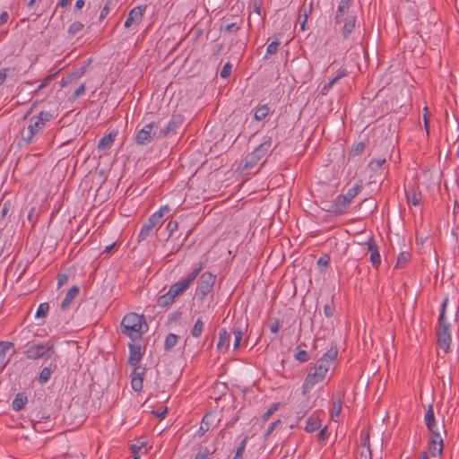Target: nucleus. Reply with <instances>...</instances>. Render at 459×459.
<instances>
[{"label":"nucleus","instance_id":"obj_1","mask_svg":"<svg viewBox=\"0 0 459 459\" xmlns=\"http://www.w3.org/2000/svg\"><path fill=\"white\" fill-rule=\"evenodd\" d=\"M354 0H340L335 16V24L342 25L341 33L344 39H348L356 27L357 13L351 10Z\"/></svg>","mask_w":459,"mask_h":459},{"label":"nucleus","instance_id":"obj_2","mask_svg":"<svg viewBox=\"0 0 459 459\" xmlns=\"http://www.w3.org/2000/svg\"><path fill=\"white\" fill-rule=\"evenodd\" d=\"M203 265L200 264L197 268L194 269L190 273H188L186 277L173 283L165 294L158 298V305L160 307H165L173 304L175 299L183 294L195 281L196 277L201 273Z\"/></svg>","mask_w":459,"mask_h":459},{"label":"nucleus","instance_id":"obj_3","mask_svg":"<svg viewBox=\"0 0 459 459\" xmlns=\"http://www.w3.org/2000/svg\"><path fill=\"white\" fill-rule=\"evenodd\" d=\"M147 329L148 325L144 316L134 312L126 314L120 323L121 333L126 335L133 342L141 340Z\"/></svg>","mask_w":459,"mask_h":459},{"label":"nucleus","instance_id":"obj_4","mask_svg":"<svg viewBox=\"0 0 459 459\" xmlns=\"http://www.w3.org/2000/svg\"><path fill=\"white\" fill-rule=\"evenodd\" d=\"M449 299L446 296L441 303L440 313L437 319V343L438 346L444 350L445 352H448L452 342L451 336V325L448 323L446 317V311Z\"/></svg>","mask_w":459,"mask_h":459},{"label":"nucleus","instance_id":"obj_5","mask_svg":"<svg viewBox=\"0 0 459 459\" xmlns=\"http://www.w3.org/2000/svg\"><path fill=\"white\" fill-rule=\"evenodd\" d=\"M273 134H267L264 136L263 142L259 144V146H257L252 152L247 155L244 164L245 169H253L262 158L273 151Z\"/></svg>","mask_w":459,"mask_h":459},{"label":"nucleus","instance_id":"obj_6","mask_svg":"<svg viewBox=\"0 0 459 459\" xmlns=\"http://www.w3.org/2000/svg\"><path fill=\"white\" fill-rule=\"evenodd\" d=\"M51 118L52 115L48 111H41L38 116L32 117L27 129L22 133V140L28 143H31L34 136L43 130Z\"/></svg>","mask_w":459,"mask_h":459},{"label":"nucleus","instance_id":"obj_7","mask_svg":"<svg viewBox=\"0 0 459 459\" xmlns=\"http://www.w3.org/2000/svg\"><path fill=\"white\" fill-rule=\"evenodd\" d=\"M56 352L54 344L49 342H39L32 343L24 351V355L27 359L36 360L43 359L45 360L49 359Z\"/></svg>","mask_w":459,"mask_h":459},{"label":"nucleus","instance_id":"obj_8","mask_svg":"<svg viewBox=\"0 0 459 459\" xmlns=\"http://www.w3.org/2000/svg\"><path fill=\"white\" fill-rule=\"evenodd\" d=\"M159 122L152 121L146 124L143 128H136L134 142L137 145H147L152 142V140L158 138Z\"/></svg>","mask_w":459,"mask_h":459},{"label":"nucleus","instance_id":"obj_9","mask_svg":"<svg viewBox=\"0 0 459 459\" xmlns=\"http://www.w3.org/2000/svg\"><path fill=\"white\" fill-rule=\"evenodd\" d=\"M215 283V275L210 272H204L201 274L197 288L196 296L199 299L204 300V298L212 290Z\"/></svg>","mask_w":459,"mask_h":459},{"label":"nucleus","instance_id":"obj_10","mask_svg":"<svg viewBox=\"0 0 459 459\" xmlns=\"http://www.w3.org/2000/svg\"><path fill=\"white\" fill-rule=\"evenodd\" d=\"M338 354V349L335 344L332 345L330 349L323 355L321 359H319L316 367L319 371H324L325 373L330 369L331 364L335 360Z\"/></svg>","mask_w":459,"mask_h":459},{"label":"nucleus","instance_id":"obj_11","mask_svg":"<svg viewBox=\"0 0 459 459\" xmlns=\"http://www.w3.org/2000/svg\"><path fill=\"white\" fill-rule=\"evenodd\" d=\"M314 368L315 371L307 374L302 385V394L304 395H306L316 384L322 382L326 377V373L323 370L319 371L316 366Z\"/></svg>","mask_w":459,"mask_h":459},{"label":"nucleus","instance_id":"obj_12","mask_svg":"<svg viewBox=\"0 0 459 459\" xmlns=\"http://www.w3.org/2000/svg\"><path fill=\"white\" fill-rule=\"evenodd\" d=\"M159 215L152 214L147 221L142 226V229L137 236L138 242L145 240L156 226H160L163 221L158 219Z\"/></svg>","mask_w":459,"mask_h":459},{"label":"nucleus","instance_id":"obj_13","mask_svg":"<svg viewBox=\"0 0 459 459\" xmlns=\"http://www.w3.org/2000/svg\"><path fill=\"white\" fill-rule=\"evenodd\" d=\"M145 10L146 5H139L130 10L125 22V27L129 29L133 25H139L142 22Z\"/></svg>","mask_w":459,"mask_h":459},{"label":"nucleus","instance_id":"obj_14","mask_svg":"<svg viewBox=\"0 0 459 459\" xmlns=\"http://www.w3.org/2000/svg\"><path fill=\"white\" fill-rule=\"evenodd\" d=\"M182 122L183 118L180 115L173 116L167 126L158 131V138L162 139L174 133Z\"/></svg>","mask_w":459,"mask_h":459},{"label":"nucleus","instance_id":"obj_15","mask_svg":"<svg viewBox=\"0 0 459 459\" xmlns=\"http://www.w3.org/2000/svg\"><path fill=\"white\" fill-rule=\"evenodd\" d=\"M129 357H128V364L131 367H136L137 365H140V362L143 358L142 354V348L139 344L134 343H129Z\"/></svg>","mask_w":459,"mask_h":459},{"label":"nucleus","instance_id":"obj_16","mask_svg":"<svg viewBox=\"0 0 459 459\" xmlns=\"http://www.w3.org/2000/svg\"><path fill=\"white\" fill-rule=\"evenodd\" d=\"M405 195L408 204L417 206L421 201V193L419 187L415 186H409L405 188Z\"/></svg>","mask_w":459,"mask_h":459},{"label":"nucleus","instance_id":"obj_17","mask_svg":"<svg viewBox=\"0 0 459 459\" xmlns=\"http://www.w3.org/2000/svg\"><path fill=\"white\" fill-rule=\"evenodd\" d=\"M350 204L351 202L348 201L343 195H340L332 204L331 211L334 213L342 214L345 212Z\"/></svg>","mask_w":459,"mask_h":459},{"label":"nucleus","instance_id":"obj_18","mask_svg":"<svg viewBox=\"0 0 459 459\" xmlns=\"http://www.w3.org/2000/svg\"><path fill=\"white\" fill-rule=\"evenodd\" d=\"M368 251L370 253L372 266L377 269L381 264V257L377 245L374 241L368 242Z\"/></svg>","mask_w":459,"mask_h":459},{"label":"nucleus","instance_id":"obj_19","mask_svg":"<svg viewBox=\"0 0 459 459\" xmlns=\"http://www.w3.org/2000/svg\"><path fill=\"white\" fill-rule=\"evenodd\" d=\"M57 365L56 362H51L48 366L44 367L38 377V382L40 385H45L51 378L52 374L56 370Z\"/></svg>","mask_w":459,"mask_h":459},{"label":"nucleus","instance_id":"obj_20","mask_svg":"<svg viewBox=\"0 0 459 459\" xmlns=\"http://www.w3.org/2000/svg\"><path fill=\"white\" fill-rule=\"evenodd\" d=\"M79 291H80V288L76 285L71 287L68 290L65 299H63V301L61 302V305H60V307L63 311H65L70 307L72 302L74 301L75 297L79 294Z\"/></svg>","mask_w":459,"mask_h":459},{"label":"nucleus","instance_id":"obj_21","mask_svg":"<svg viewBox=\"0 0 459 459\" xmlns=\"http://www.w3.org/2000/svg\"><path fill=\"white\" fill-rule=\"evenodd\" d=\"M117 134V131L114 130L104 135L98 143V150L104 152L109 149L113 145Z\"/></svg>","mask_w":459,"mask_h":459},{"label":"nucleus","instance_id":"obj_22","mask_svg":"<svg viewBox=\"0 0 459 459\" xmlns=\"http://www.w3.org/2000/svg\"><path fill=\"white\" fill-rule=\"evenodd\" d=\"M230 342V333L225 328H222L219 333V341L217 343V350L221 352H225L229 350Z\"/></svg>","mask_w":459,"mask_h":459},{"label":"nucleus","instance_id":"obj_23","mask_svg":"<svg viewBox=\"0 0 459 459\" xmlns=\"http://www.w3.org/2000/svg\"><path fill=\"white\" fill-rule=\"evenodd\" d=\"M13 347V343L11 342H0V368L3 370L8 364L9 359H6V353Z\"/></svg>","mask_w":459,"mask_h":459},{"label":"nucleus","instance_id":"obj_24","mask_svg":"<svg viewBox=\"0 0 459 459\" xmlns=\"http://www.w3.org/2000/svg\"><path fill=\"white\" fill-rule=\"evenodd\" d=\"M321 420L319 418V412L313 413L307 420L305 430L307 432H314L320 429Z\"/></svg>","mask_w":459,"mask_h":459},{"label":"nucleus","instance_id":"obj_25","mask_svg":"<svg viewBox=\"0 0 459 459\" xmlns=\"http://www.w3.org/2000/svg\"><path fill=\"white\" fill-rule=\"evenodd\" d=\"M27 402V395L24 393H18L12 403V408L15 411H20L24 408Z\"/></svg>","mask_w":459,"mask_h":459},{"label":"nucleus","instance_id":"obj_26","mask_svg":"<svg viewBox=\"0 0 459 459\" xmlns=\"http://www.w3.org/2000/svg\"><path fill=\"white\" fill-rule=\"evenodd\" d=\"M424 421L429 430H432L437 427V422L434 415L433 404H429L424 416Z\"/></svg>","mask_w":459,"mask_h":459},{"label":"nucleus","instance_id":"obj_27","mask_svg":"<svg viewBox=\"0 0 459 459\" xmlns=\"http://www.w3.org/2000/svg\"><path fill=\"white\" fill-rule=\"evenodd\" d=\"M362 182L361 180L358 181L352 187L348 189L347 193L343 195L348 201L351 203L353 198H355L359 193L362 190Z\"/></svg>","mask_w":459,"mask_h":459},{"label":"nucleus","instance_id":"obj_28","mask_svg":"<svg viewBox=\"0 0 459 459\" xmlns=\"http://www.w3.org/2000/svg\"><path fill=\"white\" fill-rule=\"evenodd\" d=\"M270 112V108L267 105H262L255 110L254 117L257 121H262L265 118Z\"/></svg>","mask_w":459,"mask_h":459},{"label":"nucleus","instance_id":"obj_29","mask_svg":"<svg viewBox=\"0 0 459 459\" xmlns=\"http://www.w3.org/2000/svg\"><path fill=\"white\" fill-rule=\"evenodd\" d=\"M342 411V401L340 399L333 400L332 403L331 409V418L333 420L337 421L336 418H338Z\"/></svg>","mask_w":459,"mask_h":459},{"label":"nucleus","instance_id":"obj_30","mask_svg":"<svg viewBox=\"0 0 459 459\" xmlns=\"http://www.w3.org/2000/svg\"><path fill=\"white\" fill-rule=\"evenodd\" d=\"M178 336L175 333H169L164 342V350L170 351L178 342Z\"/></svg>","mask_w":459,"mask_h":459},{"label":"nucleus","instance_id":"obj_31","mask_svg":"<svg viewBox=\"0 0 459 459\" xmlns=\"http://www.w3.org/2000/svg\"><path fill=\"white\" fill-rule=\"evenodd\" d=\"M204 325V324L202 318H198L191 329V335L195 338L200 337L203 333Z\"/></svg>","mask_w":459,"mask_h":459},{"label":"nucleus","instance_id":"obj_32","mask_svg":"<svg viewBox=\"0 0 459 459\" xmlns=\"http://www.w3.org/2000/svg\"><path fill=\"white\" fill-rule=\"evenodd\" d=\"M30 331L27 329H23L21 331V333L17 335L16 340L20 342V343L25 347L30 346Z\"/></svg>","mask_w":459,"mask_h":459},{"label":"nucleus","instance_id":"obj_33","mask_svg":"<svg viewBox=\"0 0 459 459\" xmlns=\"http://www.w3.org/2000/svg\"><path fill=\"white\" fill-rule=\"evenodd\" d=\"M411 259V254L409 252H401L398 255L396 267H403Z\"/></svg>","mask_w":459,"mask_h":459},{"label":"nucleus","instance_id":"obj_34","mask_svg":"<svg viewBox=\"0 0 459 459\" xmlns=\"http://www.w3.org/2000/svg\"><path fill=\"white\" fill-rule=\"evenodd\" d=\"M234 334V350H238L240 347V343L243 338V330L241 328H234L232 331Z\"/></svg>","mask_w":459,"mask_h":459},{"label":"nucleus","instance_id":"obj_35","mask_svg":"<svg viewBox=\"0 0 459 459\" xmlns=\"http://www.w3.org/2000/svg\"><path fill=\"white\" fill-rule=\"evenodd\" d=\"M49 310V304L48 302L41 303L36 312V318H45Z\"/></svg>","mask_w":459,"mask_h":459},{"label":"nucleus","instance_id":"obj_36","mask_svg":"<svg viewBox=\"0 0 459 459\" xmlns=\"http://www.w3.org/2000/svg\"><path fill=\"white\" fill-rule=\"evenodd\" d=\"M214 452L215 449L212 451L207 446L201 447L194 459H209V456L212 455Z\"/></svg>","mask_w":459,"mask_h":459},{"label":"nucleus","instance_id":"obj_37","mask_svg":"<svg viewBox=\"0 0 459 459\" xmlns=\"http://www.w3.org/2000/svg\"><path fill=\"white\" fill-rule=\"evenodd\" d=\"M247 439H248L247 437H245L243 438V440L240 442V444L237 447L235 455L232 459H243V454H244V451H245V448L247 446Z\"/></svg>","mask_w":459,"mask_h":459},{"label":"nucleus","instance_id":"obj_38","mask_svg":"<svg viewBox=\"0 0 459 459\" xmlns=\"http://www.w3.org/2000/svg\"><path fill=\"white\" fill-rule=\"evenodd\" d=\"M429 431L431 433V442H433L434 444L444 445L441 433L437 427L433 428L432 430Z\"/></svg>","mask_w":459,"mask_h":459},{"label":"nucleus","instance_id":"obj_39","mask_svg":"<svg viewBox=\"0 0 459 459\" xmlns=\"http://www.w3.org/2000/svg\"><path fill=\"white\" fill-rule=\"evenodd\" d=\"M443 448L444 445L434 444L433 442L429 441V449L432 456L436 457L442 454Z\"/></svg>","mask_w":459,"mask_h":459},{"label":"nucleus","instance_id":"obj_40","mask_svg":"<svg viewBox=\"0 0 459 459\" xmlns=\"http://www.w3.org/2000/svg\"><path fill=\"white\" fill-rule=\"evenodd\" d=\"M301 345L297 347V352L295 354V359L299 362H307L309 359V355L307 351L305 350H300Z\"/></svg>","mask_w":459,"mask_h":459},{"label":"nucleus","instance_id":"obj_41","mask_svg":"<svg viewBox=\"0 0 459 459\" xmlns=\"http://www.w3.org/2000/svg\"><path fill=\"white\" fill-rule=\"evenodd\" d=\"M112 5H114L113 0H108L106 4L104 5V7L102 8V10L100 12V14L99 17L100 22H101L110 13Z\"/></svg>","mask_w":459,"mask_h":459},{"label":"nucleus","instance_id":"obj_42","mask_svg":"<svg viewBox=\"0 0 459 459\" xmlns=\"http://www.w3.org/2000/svg\"><path fill=\"white\" fill-rule=\"evenodd\" d=\"M385 158L372 159L368 167L371 170H377L385 163Z\"/></svg>","mask_w":459,"mask_h":459},{"label":"nucleus","instance_id":"obj_43","mask_svg":"<svg viewBox=\"0 0 459 459\" xmlns=\"http://www.w3.org/2000/svg\"><path fill=\"white\" fill-rule=\"evenodd\" d=\"M143 377H132L131 385L134 391L141 392L143 386Z\"/></svg>","mask_w":459,"mask_h":459},{"label":"nucleus","instance_id":"obj_44","mask_svg":"<svg viewBox=\"0 0 459 459\" xmlns=\"http://www.w3.org/2000/svg\"><path fill=\"white\" fill-rule=\"evenodd\" d=\"M83 24L81 22H74L68 28V34L69 35H75L77 32H79L80 30H82L83 29Z\"/></svg>","mask_w":459,"mask_h":459},{"label":"nucleus","instance_id":"obj_45","mask_svg":"<svg viewBox=\"0 0 459 459\" xmlns=\"http://www.w3.org/2000/svg\"><path fill=\"white\" fill-rule=\"evenodd\" d=\"M279 406L280 403H278L271 404L267 411L263 414V420H267L278 410Z\"/></svg>","mask_w":459,"mask_h":459},{"label":"nucleus","instance_id":"obj_46","mask_svg":"<svg viewBox=\"0 0 459 459\" xmlns=\"http://www.w3.org/2000/svg\"><path fill=\"white\" fill-rule=\"evenodd\" d=\"M360 443L362 446H366L368 448L369 456L371 457V450H370V442H369V434L367 432H362L360 435Z\"/></svg>","mask_w":459,"mask_h":459},{"label":"nucleus","instance_id":"obj_47","mask_svg":"<svg viewBox=\"0 0 459 459\" xmlns=\"http://www.w3.org/2000/svg\"><path fill=\"white\" fill-rule=\"evenodd\" d=\"M133 371L131 373V378L132 377H143L146 368L144 367H141L140 365H137L136 367H132Z\"/></svg>","mask_w":459,"mask_h":459},{"label":"nucleus","instance_id":"obj_48","mask_svg":"<svg viewBox=\"0 0 459 459\" xmlns=\"http://www.w3.org/2000/svg\"><path fill=\"white\" fill-rule=\"evenodd\" d=\"M231 71L232 65L230 62H227L221 70L220 75L221 78L227 79L230 75Z\"/></svg>","mask_w":459,"mask_h":459},{"label":"nucleus","instance_id":"obj_49","mask_svg":"<svg viewBox=\"0 0 459 459\" xmlns=\"http://www.w3.org/2000/svg\"><path fill=\"white\" fill-rule=\"evenodd\" d=\"M239 30V26L236 22H231L226 25H221L220 27V30L221 32H231V31H237Z\"/></svg>","mask_w":459,"mask_h":459},{"label":"nucleus","instance_id":"obj_50","mask_svg":"<svg viewBox=\"0 0 459 459\" xmlns=\"http://www.w3.org/2000/svg\"><path fill=\"white\" fill-rule=\"evenodd\" d=\"M206 419H207V415H205L202 421H201V424H200V427H199V429L197 431V434L199 436H203L204 435L208 430H209V424L208 422L206 421Z\"/></svg>","mask_w":459,"mask_h":459},{"label":"nucleus","instance_id":"obj_51","mask_svg":"<svg viewBox=\"0 0 459 459\" xmlns=\"http://www.w3.org/2000/svg\"><path fill=\"white\" fill-rule=\"evenodd\" d=\"M365 149V143L363 142L358 143L351 151V154L352 156L359 155L363 152Z\"/></svg>","mask_w":459,"mask_h":459},{"label":"nucleus","instance_id":"obj_52","mask_svg":"<svg viewBox=\"0 0 459 459\" xmlns=\"http://www.w3.org/2000/svg\"><path fill=\"white\" fill-rule=\"evenodd\" d=\"M280 41L279 40H274L273 42H271L268 46H267V49H266V54L267 55H273V54H275L278 50V48L280 46Z\"/></svg>","mask_w":459,"mask_h":459},{"label":"nucleus","instance_id":"obj_53","mask_svg":"<svg viewBox=\"0 0 459 459\" xmlns=\"http://www.w3.org/2000/svg\"><path fill=\"white\" fill-rule=\"evenodd\" d=\"M423 121H424V127L427 130V133H429V118H430V113L429 112L428 107H425L423 108Z\"/></svg>","mask_w":459,"mask_h":459},{"label":"nucleus","instance_id":"obj_54","mask_svg":"<svg viewBox=\"0 0 459 459\" xmlns=\"http://www.w3.org/2000/svg\"><path fill=\"white\" fill-rule=\"evenodd\" d=\"M86 88L84 84L80 85L76 91L74 92V94L71 96L70 100L72 101H74L77 98L83 95L85 93Z\"/></svg>","mask_w":459,"mask_h":459},{"label":"nucleus","instance_id":"obj_55","mask_svg":"<svg viewBox=\"0 0 459 459\" xmlns=\"http://www.w3.org/2000/svg\"><path fill=\"white\" fill-rule=\"evenodd\" d=\"M170 212V208L169 205H164L160 208V210L153 213V215H159L158 219L160 221H163L164 215L168 214Z\"/></svg>","mask_w":459,"mask_h":459},{"label":"nucleus","instance_id":"obj_56","mask_svg":"<svg viewBox=\"0 0 459 459\" xmlns=\"http://www.w3.org/2000/svg\"><path fill=\"white\" fill-rule=\"evenodd\" d=\"M178 223L176 221H170L166 226L167 230L169 231V238L172 236V234L178 230Z\"/></svg>","mask_w":459,"mask_h":459},{"label":"nucleus","instance_id":"obj_57","mask_svg":"<svg viewBox=\"0 0 459 459\" xmlns=\"http://www.w3.org/2000/svg\"><path fill=\"white\" fill-rule=\"evenodd\" d=\"M55 74H50L48 76H47L43 81L39 85V87L37 88L36 90V92L41 91L42 89H44L45 87H47L49 82L53 80Z\"/></svg>","mask_w":459,"mask_h":459},{"label":"nucleus","instance_id":"obj_58","mask_svg":"<svg viewBox=\"0 0 459 459\" xmlns=\"http://www.w3.org/2000/svg\"><path fill=\"white\" fill-rule=\"evenodd\" d=\"M68 281V275L65 273H59L57 275V287L60 288L64 284H65Z\"/></svg>","mask_w":459,"mask_h":459},{"label":"nucleus","instance_id":"obj_59","mask_svg":"<svg viewBox=\"0 0 459 459\" xmlns=\"http://www.w3.org/2000/svg\"><path fill=\"white\" fill-rule=\"evenodd\" d=\"M281 424V421L280 420H277L272 422L265 433V437L270 436L272 434V432Z\"/></svg>","mask_w":459,"mask_h":459},{"label":"nucleus","instance_id":"obj_60","mask_svg":"<svg viewBox=\"0 0 459 459\" xmlns=\"http://www.w3.org/2000/svg\"><path fill=\"white\" fill-rule=\"evenodd\" d=\"M329 435L327 427H325L319 431L318 439L320 441H325L329 437Z\"/></svg>","mask_w":459,"mask_h":459},{"label":"nucleus","instance_id":"obj_61","mask_svg":"<svg viewBox=\"0 0 459 459\" xmlns=\"http://www.w3.org/2000/svg\"><path fill=\"white\" fill-rule=\"evenodd\" d=\"M262 4H263V1H262V0H254V1H253V8H254V11H255L258 15H261V12H262Z\"/></svg>","mask_w":459,"mask_h":459},{"label":"nucleus","instance_id":"obj_62","mask_svg":"<svg viewBox=\"0 0 459 459\" xmlns=\"http://www.w3.org/2000/svg\"><path fill=\"white\" fill-rule=\"evenodd\" d=\"M329 262H330V257L329 255H323V256H320L319 259L317 260V264L319 266H328L329 264Z\"/></svg>","mask_w":459,"mask_h":459},{"label":"nucleus","instance_id":"obj_63","mask_svg":"<svg viewBox=\"0 0 459 459\" xmlns=\"http://www.w3.org/2000/svg\"><path fill=\"white\" fill-rule=\"evenodd\" d=\"M270 331L273 333H277L280 329V322L278 319H274V321L270 325Z\"/></svg>","mask_w":459,"mask_h":459},{"label":"nucleus","instance_id":"obj_64","mask_svg":"<svg viewBox=\"0 0 459 459\" xmlns=\"http://www.w3.org/2000/svg\"><path fill=\"white\" fill-rule=\"evenodd\" d=\"M324 314L328 318L333 316V309L329 304L324 306Z\"/></svg>","mask_w":459,"mask_h":459}]
</instances>
